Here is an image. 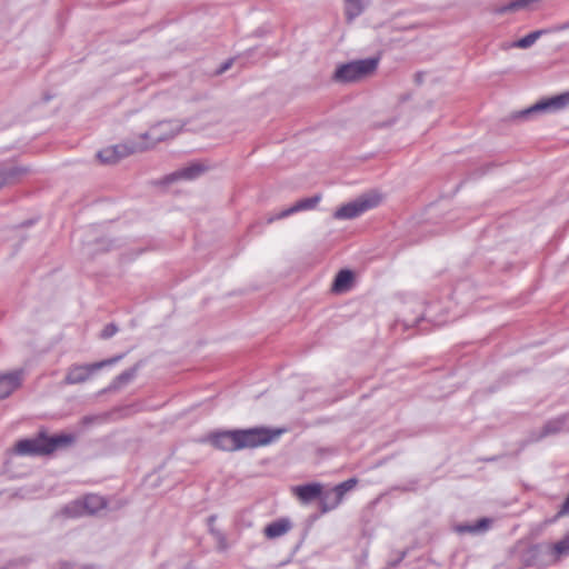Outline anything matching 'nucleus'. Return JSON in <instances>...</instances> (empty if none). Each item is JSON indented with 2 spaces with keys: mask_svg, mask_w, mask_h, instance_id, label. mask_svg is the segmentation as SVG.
<instances>
[{
  "mask_svg": "<svg viewBox=\"0 0 569 569\" xmlns=\"http://www.w3.org/2000/svg\"><path fill=\"white\" fill-rule=\"evenodd\" d=\"M76 437L71 433H60L49 437L41 431L33 438L19 440L14 452L19 456H48L54 451L72 446Z\"/></svg>",
  "mask_w": 569,
  "mask_h": 569,
  "instance_id": "1",
  "label": "nucleus"
},
{
  "mask_svg": "<svg viewBox=\"0 0 569 569\" xmlns=\"http://www.w3.org/2000/svg\"><path fill=\"white\" fill-rule=\"evenodd\" d=\"M367 0H346V16L349 20L360 16L365 10Z\"/></svg>",
  "mask_w": 569,
  "mask_h": 569,
  "instance_id": "21",
  "label": "nucleus"
},
{
  "mask_svg": "<svg viewBox=\"0 0 569 569\" xmlns=\"http://www.w3.org/2000/svg\"><path fill=\"white\" fill-rule=\"evenodd\" d=\"M357 483V480L351 478L339 485H337L333 489L338 492V495L343 499V496L347 491L351 490Z\"/></svg>",
  "mask_w": 569,
  "mask_h": 569,
  "instance_id": "26",
  "label": "nucleus"
},
{
  "mask_svg": "<svg viewBox=\"0 0 569 569\" xmlns=\"http://www.w3.org/2000/svg\"><path fill=\"white\" fill-rule=\"evenodd\" d=\"M282 433L281 429H270L266 427H256L249 429H239L240 449L257 448L273 442Z\"/></svg>",
  "mask_w": 569,
  "mask_h": 569,
  "instance_id": "3",
  "label": "nucleus"
},
{
  "mask_svg": "<svg viewBox=\"0 0 569 569\" xmlns=\"http://www.w3.org/2000/svg\"><path fill=\"white\" fill-rule=\"evenodd\" d=\"M97 158L103 164H114L118 162L117 156L114 154V151H112L111 147L100 150L97 153Z\"/></svg>",
  "mask_w": 569,
  "mask_h": 569,
  "instance_id": "23",
  "label": "nucleus"
},
{
  "mask_svg": "<svg viewBox=\"0 0 569 569\" xmlns=\"http://www.w3.org/2000/svg\"><path fill=\"white\" fill-rule=\"evenodd\" d=\"M352 280V271L348 269L340 270L335 278L332 290L335 292H345L350 288Z\"/></svg>",
  "mask_w": 569,
  "mask_h": 569,
  "instance_id": "17",
  "label": "nucleus"
},
{
  "mask_svg": "<svg viewBox=\"0 0 569 569\" xmlns=\"http://www.w3.org/2000/svg\"><path fill=\"white\" fill-rule=\"evenodd\" d=\"M320 199H321V197L319 194H317V196H313L310 198H305V199L298 200L295 204H292L288 209H284L281 212L277 213L276 216L268 218L267 221L269 223H271L274 220L287 218L290 214H293L296 212L313 209L319 203Z\"/></svg>",
  "mask_w": 569,
  "mask_h": 569,
  "instance_id": "10",
  "label": "nucleus"
},
{
  "mask_svg": "<svg viewBox=\"0 0 569 569\" xmlns=\"http://www.w3.org/2000/svg\"><path fill=\"white\" fill-rule=\"evenodd\" d=\"M82 507L89 513H96L106 507V501L101 496L88 495L83 498Z\"/></svg>",
  "mask_w": 569,
  "mask_h": 569,
  "instance_id": "20",
  "label": "nucleus"
},
{
  "mask_svg": "<svg viewBox=\"0 0 569 569\" xmlns=\"http://www.w3.org/2000/svg\"><path fill=\"white\" fill-rule=\"evenodd\" d=\"M292 491L302 503H309L321 496L322 486L317 482L307 483L293 487Z\"/></svg>",
  "mask_w": 569,
  "mask_h": 569,
  "instance_id": "13",
  "label": "nucleus"
},
{
  "mask_svg": "<svg viewBox=\"0 0 569 569\" xmlns=\"http://www.w3.org/2000/svg\"><path fill=\"white\" fill-rule=\"evenodd\" d=\"M182 130L178 121H160L152 126L147 132L139 136L141 143L148 149L156 147L159 142L172 139Z\"/></svg>",
  "mask_w": 569,
  "mask_h": 569,
  "instance_id": "5",
  "label": "nucleus"
},
{
  "mask_svg": "<svg viewBox=\"0 0 569 569\" xmlns=\"http://www.w3.org/2000/svg\"><path fill=\"white\" fill-rule=\"evenodd\" d=\"M210 442L213 447L224 451H237L240 449L238 430H227L216 432L210 436Z\"/></svg>",
  "mask_w": 569,
  "mask_h": 569,
  "instance_id": "8",
  "label": "nucleus"
},
{
  "mask_svg": "<svg viewBox=\"0 0 569 569\" xmlns=\"http://www.w3.org/2000/svg\"><path fill=\"white\" fill-rule=\"evenodd\" d=\"M548 31L545 29L532 31V32L528 33L527 36H525L523 38L516 41L513 43V47L527 49V48L531 47L542 34H545Z\"/></svg>",
  "mask_w": 569,
  "mask_h": 569,
  "instance_id": "22",
  "label": "nucleus"
},
{
  "mask_svg": "<svg viewBox=\"0 0 569 569\" xmlns=\"http://www.w3.org/2000/svg\"><path fill=\"white\" fill-rule=\"evenodd\" d=\"M124 355H118L109 359H104L90 365H73L69 368L64 382L67 385H77L86 382L96 371L114 365L120 361Z\"/></svg>",
  "mask_w": 569,
  "mask_h": 569,
  "instance_id": "6",
  "label": "nucleus"
},
{
  "mask_svg": "<svg viewBox=\"0 0 569 569\" xmlns=\"http://www.w3.org/2000/svg\"><path fill=\"white\" fill-rule=\"evenodd\" d=\"M138 368H139V366L136 365L134 367H132V368H130L128 370H124L123 372L118 375L112 380L111 385L109 386V390H119L123 386H126L129 382H131L134 379V377L137 376Z\"/></svg>",
  "mask_w": 569,
  "mask_h": 569,
  "instance_id": "18",
  "label": "nucleus"
},
{
  "mask_svg": "<svg viewBox=\"0 0 569 569\" xmlns=\"http://www.w3.org/2000/svg\"><path fill=\"white\" fill-rule=\"evenodd\" d=\"M568 420H569V415H561L555 419L547 421L539 432L532 435L531 440L539 441V440L543 439L545 437H548L551 435H557L559 432L565 431Z\"/></svg>",
  "mask_w": 569,
  "mask_h": 569,
  "instance_id": "11",
  "label": "nucleus"
},
{
  "mask_svg": "<svg viewBox=\"0 0 569 569\" xmlns=\"http://www.w3.org/2000/svg\"><path fill=\"white\" fill-rule=\"evenodd\" d=\"M488 525H489V520L486 519V518H482V519L478 520L476 525H472V526H460L458 528V530L460 532L476 533V532H479L481 530H486L488 528Z\"/></svg>",
  "mask_w": 569,
  "mask_h": 569,
  "instance_id": "24",
  "label": "nucleus"
},
{
  "mask_svg": "<svg viewBox=\"0 0 569 569\" xmlns=\"http://www.w3.org/2000/svg\"><path fill=\"white\" fill-rule=\"evenodd\" d=\"M117 331H118L117 326H116V325H113V323H109V325H107V326L103 328V330H102V331H101V333H100V337H101L102 339H109V338H111L112 336H114V335L117 333Z\"/></svg>",
  "mask_w": 569,
  "mask_h": 569,
  "instance_id": "27",
  "label": "nucleus"
},
{
  "mask_svg": "<svg viewBox=\"0 0 569 569\" xmlns=\"http://www.w3.org/2000/svg\"><path fill=\"white\" fill-rule=\"evenodd\" d=\"M232 64V60H228L226 61L221 67L220 69L218 70V73H222L224 72L226 70H228Z\"/></svg>",
  "mask_w": 569,
  "mask_h": 569,
  "instance_id": "28",
  "label": "nucleus"
},
{
  "mask_svg": "<svg viewBox=\"0 0 569 569\" xmlns=\"http://www.w3.org/2000/svg\"><path fill=\"white\" fill-rule=\"evenodd\" d=\"M70 568H71L70 565L67 562L62 565V569H70Z\"/></svg>",
  "mask_w": 569,
  "mask_h": 569,
  "instance_id": "32",
  "label": "nucleus"
},
{
  "mask_svg": "<svg viewBox=\"0 0 569 569\" xmlns=\"http://www.w3.org/2000/svg\"><path fill=\"white\" fill-rule=\"evenodd\" d=\"M560 513L561 515L569 513V497L563 502V505L561 507V510H560Z\"/></svg>",
  "mask_w": 569,
  "mask_h": 569,
  "instance_id": "29",
  "label": "nucleus"
},
{
  "mask_svg": "<svg viewBox=\"0 0 569 569\" xmlns=\"http://www.w3.org/2000/svg\"><path fill=\"white\" fill-rule=\"evenodd\" d=\"M70 509H71L70 507H66L64 512L70 515V516H76V513H71L70 512Z\"/></svg>",
  "mask_w": 569,
  "mask_h": 569,
  "instance_id": "31",
  "label": "nucleus"
},
{
  "mask_svg": "<svg viewBox=\"0 0 569 569\" xmlns=\"http://www.w3.org/2000/svg\"><path fill=\"white\" fill-rule=\"evenodd\" d=\"M27 172L26 169H22V168H16V169H11L9 171H0V189L7 184L11 178L18 176V174H21V173H24Z\"/></svg>",
  "mask_w": 569,
  "mask_h": 569,
  "instance_id": "25",
  "label": "nucleus"
},
{
  "mask_svg": "<svg viewBox=\"0 0 569 569\" xmlns=\"http://www.w3.org/2000/svg\"><path fill=\"white\" fill-rule=\"evenodd\" d=\"M319 498H320L322 512H328L330 510H333L342 501V498L338 495V492L335 489L327 491L323 495L321 493V496Z\"/></svg>",
  "mask_w": 569,
  "mask_h": 569,
  "instance_id": "19",
  "label": "nucleus"
},
{
  "mask_svg": "<svg viewBox=\"0 0 569 569\" xmlns=\"http://www.w3.org/2000/svg\"><path fill=\"white\" fill-rule=\"evenodd\" d=\"M380 200V196L376 193L362 194L353 201L338 208L333 213V218L338 220L357 218L363 212L377 207Z\"/></svg>",
  "mask_w": 569,
  "mask_h": 569,
  "instance_id": "4",
  "label": "nucleus"
},
{
  "mask_svg": "<svg viewBox=\"0 0 569 569\" xmlns=\"http://www.w3.org/2000/svg\"><path fill=\"white\" fill-rule=\"evenodd\" d=\"M94 420H96V418L87 416V417L82 418V423L89 425V423H92Z\"/></svg>",
  "mask_w": 569,
  "mask_h": 569,
  "instance_id": "30",
  "label": "nucleus"
},
{
  "mask_svg": "<svg viewBox=\"0 0 569 569\" xmlns=\"http://www.w3.org/2000/svg\"><path fill=\"white\" fill-rule=\"evenodd\" d=\"M378 66V60L368 58L351 61L339 66L335 71V80L342 83L356 82L372 73Z\"/></svg>",
  "mask_w": 569,
  "mask_h": 569,
  "instance_id": "2",
  "label": "nucleus"
},
{
  "mask_svg": "<svg viewBox=\"0 0 569 569\" xmlns=\"http://www.w3.org/2000/svg\"><path fill=\"white\" fill-rule=\"evenodd\" d=\"M569 106V91L542 99L533 106L520 111L517 118L523 119L536 113H549L565 109Z\"/></svg>",
  "mask_w": 569,
  "mask_h": 569,
  "instance_id": "7",
  "label": "nucleus"
},
{
  "mask_svg": "<svg viewBox=\"0 0 569 569\" xmlns=\"http://www.w3.org/2000/svg\"><path fill=\"white\" fill-rule=\"evenodd\" d=\"M22 382V371L16 370L0 375V400L9 397Z\"/></svg>",
  "mask_w": 569,
  "mask_h": 569,
  "instance_id": "12",
  "label": "nucleus"
},
{
  "mask_svg": "<svg viewBox=\"0 0 569 569\" xmlns=\"http://www.w3.org/2000/svg\"><path fill=\"white\" fill-rule=\"evenodd\" d=\"M547 565H555L562 558L569 556V532L556 543L547 545L545 548Z\"/></svg>",
  "mask_w": 569,
  "mask_h": 569,
  "instance_id": "9",
  "label": "nucleus"
},
{
  "mask_svg": "<svg viewBox=\"0 0 569 569\" xmlns=\"http://www.w3.org/2000/svg\"><path fill=\"white\" fill-rule=\"evenodd\" d=\"M214 519H216V517H214V516H211V517L209 518V520H210L211 522H214Z\"/></svg>",
  "mask_w": 569,
  "mask_h": 569,
  "instance_id": "33",
  "label": "nucleus"
},
{
  "mask_svg": "<svg viewBox=\"0 0 569 569\" xmlns=\"http://www.w3.org/2000/svg\"><path fill=\"white\" fill-rule=\"evenodd\" d=\"M111 148H112V151H114V154L117 156L118 161H120L121 159H123L130 154L148 150V146L141 143L140 139L137 141L131 140V141L118 143V144L111 146Z\"/></svg>",
  "mask_w": 569,
  "mask_h": 569,
  "instance_id": "14",
  "label": "nucleus"
},
{
  "mask_svg": "<svg viewBox=\"0 0 569 569\" xmlns=\"http://www.w3.org/2000/svg\"><path fill=\"white\" fill-rule=\"evenodd\" d=\"M291 528L288 519H279L264 527L263 533L268 539H276L286 535Z\"/></svg>",
  "mask_w": 569,
  "mask_h": 569,
  "instance_id": "15",
  "label": "nucleus"
},
{
  "mask_svg": "<svg viewBox=\"0 0 569 569\" xmlns=\"http://www.w3.org/2000/svg\"><path fill=\"white\" fill-rule=\"evenodd\" d=\"M204 171H206V167H203L202 164H199V163H193L186 168H182L181 170L173 172L169 177V180L170 181H173L177 179L192 180V179L198 178Z\"/></svg>",
  "mask_w": 569,
  "mask_h": 569,
  "instance_id": "16",
  "label": "nucleus"
}]
</instances>
